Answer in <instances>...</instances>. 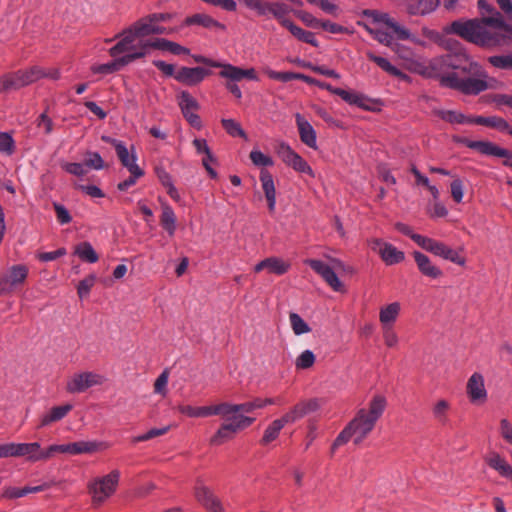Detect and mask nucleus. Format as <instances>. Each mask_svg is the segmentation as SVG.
<instances>
[{"label": "nucleus", "mask_w": 512, "mask_h": 512, "mask_svg": "<svg viewBox=\"0 0 512 512\" xmlns=\"http://www.w3.org/2000/svg\"><path fill=\"white\" fill-rule=\"evenodd\" d=\"M304 263L320 275L333 291L340 293H344L346 291L344 284L335 273V270H346L343 261L337 258H330L331 265H329L321 260L306 259Z\"/></svg>", "instance_id": "nucleus-4"}, {"label": "nucleus", "mask_w": 512, "mask_h": 512, "mask_svg": "<svg viewBox=\"0 0 512 512\" xmlns=\"http://www.w3.org/2000/svg\"><path fill=\"white\" fill-rule=\"evenodd\" d=\"M170 40L164 38H156L154 40H143V45L140 47L142 52H138L134 55L137 59L144 58L147 54H149L151 49H158L162 51H168V44Z\"/></svg>", "instance_id": "nucleus-39"}, {"label": "nucleus", "mask_w": 512, "mask_h": 512, "mask_svg": "<svg viewBox=\"0 0 512 512\" xmlns=\"http://www.w3.org/2000/svg\"><path fill=\"white\" fill-rule=\"evenodd\" d=\"M449 32L479 46L484 42L480 38V20L477 19L454 21L450 25Z\"/></svg>", "instance_id": "nucleus-11"}, {"label": "nucleus", "mask_w": 512, "mask_h": 512, "mask_svg": "<svg viewBox=\"0 0 512 512\" xmlns=\"http://www.w3.org/2000/svg\"><path fill=\"white\" fill-rule=\"evenodd\" d=\"M161 209V225L169 236H174L177 228L175 212L167 202H161Z\"/></svg>", "instance_id": "nucleus-35"}, {"label": "nucleus", "mask_w": 512, "mask_h": 512, "mask_svg": "<svg viewBox=\"0 0 512 512\" xmlns=\"http://www.w3.org/2000/svg\"><path fill=\"white\" fill-rule=\"evenodd\" d=\"M53 208L55 210L57 220L61 225L68 224L72 221V217L68 209L63 204L54 202Z\"/></svg>", "instance_id": "nucleus-63"}, {"label": "nucleus", "mask_w": 512, "mask_h": 512, "mask_svg": "<svg viewBox=\"0 0 512 512\" xmlns=\"http://www.w3.org/2000/svg\"><path fill=\"white\" fill-rule=\"evenodd\" d=\"M401 312V304L392 302L379 310V321L382 327H393Z\"/></svg>", "instance_id": "nucleus-30"}, {"label": "nucleus", "mask_w": 512, "mask_h": 512, "mask_svg": "<svg viewBox=\"0 0 512 512\" xmlns=\"http://www.w3.org/2000/svg\"><path fill=\"white\" fill-rule=\"evenodd\" d=\"M413 257L417 264L418 270L425 277L435 280L443 275L442 270L436 266L427 255L419 251H415L413 253Z\"/></svg>", "instance_id": "nucleus-20"}, {"label": "nucleus", "mask_w": 512, "mask_h": 512, "mask_svg": "<svg viewBox=\"0 0 512 512\" xmlns=\"http://www.w3.org/2000/svg\"><path fill=\"white\" fill-rule=\"evenodd\" d=\"M95 281V275H89L79 282L77 292L80 298H84L89 295L91 288L95 284Z\"/></svg>", "instance_id": "nucleus-61"}, {"label": "nucleus", "mask_w": 512, "mask_h": 512, "mask_svg": "<svg viewBox=\"0 0 512 512\" xmlns=\"http://www.w3.org/2000/svg\"><path fill=\"white\" fill-rule=\"evenodd\" d=\"M17 457L26 456L31 462L40 461V443H17Z\"/></svg>", "instance_id": "nucleus-37"}, {"label": "nucleus", "mask_w": 512, "mask_h": 512, "mask_svg": "<svg viewBox=\"0 0 512 512\" xmlns=\"http://www.w3.org/2000/svg\"><path fill=\"white\" fill-rule=\"evenodd\" d=\"M210 73L209 70L203 67H180L176 71L174 78L184 85L196 86L210 75Z\"/></svg>", "instance_id": "nucleus-18"}, {"label": "nucleus", "mask_w": 512, "mask_h": 512, "mask_svg": "<svg viewBox=\"0 0 512 512\" xmlns=\"http://www.w3.org/2000/svg\"><path fill=\"white\" fill-rule=\"evenodd\" d=\"M382 335L388 348H395L399 343V337L393 327H382Z\"/></svg>", "instance_id": "nucleus-62"}, {"label": "nucleus", "mask_w": 512, "mask_h": 512, "mask_svg": "<svg viewBox=\"0 0 512 512\" xmlns=\"http://www.w3.org/2000/svg\"><path fill=\"white\" fill-rule=\"evenodd\" d=\"M316 357L314 353L307 349L301 352V354L295 360V366L299 370H305L312 367L315 363Z\"/></svg>", "instance_id": "nucleus-52"}, {"label": "nucleus", "mask_w": 512, "mask_h": 512, "mask_svg": "<svg viewBox=\"0 0 512 512\" xmlns=\"http://www.w3.org/2000/svg\"><path fill=\"white\" fill-rule=\"evenodd\" d=\"M156 22L152 19V16L149 14L133 24L129 27L133 31L134 35L138 40H145L144 38L149 35H154V29L156 26Z\"/></svg>", "instance_id": "nucleus-31"}, {"label": "nucleus", "mask_w": 512, "mask_h": 512, "mask_svg": "<svg viewBox=\"0 0 512 512\" xmlns=\"http://www.w3.org/2000/svg\"><path fill=\"white\" fill-rule=\"evenodd\" d=\"M169 429H170L169 426H165L162 428H152L144 434L133 437L132 442L138 443V442L148 441L152 438L166 434L169 431Z\"/></svg>", "instance_id": "nucleus-57"}, {"label": "nucleus", "mask_w": 512, "mask_h": 512, "mask_svg": "<svg viewBox=\"0 0 512 512\" xmlns=\"http://www.w3.org/2000/svg\"><path fill=\"white\" fill-rule=\"evenodd\" d=\"M213 415H222L224 417L239 412L238 404L220 403L212 406Z\"/></svg>", "instance_id": "nucleus-58"}, {"label": "nucleus", "mask_w": 512, "mask_h": 512, "mask_svg": "<svg viewBox=\"0 0 512 512\" xmlns=\"http://www.w3.org/2000/svg\"><path fill=\"white\" fill-rule=\"evenodd\" d=\"M108 447L103 442L99 441H77L66 444V454L79 455V454H92Z\"/></svg>", "instance_id": "nucleus-24"}, {"label": "nucleus", "mask_w": 512, "mask_h": 512, "mask_svg": "<svg viewBox=\"0 0 512 512\" xmlns=\"http://www.w3.org/2000/svg\"><path fill=\"white\" fill-rule=\"evenodd\" d=\"M107 378L95 371H81L71 375L66 382V391L70 394H80L92 387L102 386Z\"/></svg>", "instance_id": "nucleus-7"}, {"label": "nucleus", "mask_w": 512, "mask_h": 512, "mask_svg": "<svg viewBox=\"0 0 512 512\" xmlns=\"http://www.w3.org/2000/svg\"><path fill=\"white\" fill-rule=\"evenodd\" d=\"M279 156L283 162L293 168L295 171L315 177V173L311 166L297 152H295L288 144L282 143L279 147Z\"/></svg>", "instance_id": "nucleus-15"}, {"label": "nucleus", "mask_w": 512, "mask_h": 512, "mask_svg": "<svg viewBox=\"0 0 512 512\" xmlns=\"http://www.w3.org/2000/svg\"><path fill=\"white\" fill-rule=\"evenodd\" d=\"M367 57L373 61L374 63H376L382 70H384L385 72H387L388 74L392 75V76H395L397 78H399L400 80H403L405 82H411V78L409 75H407L406 73L402 72L400 69H398L397 67H395L394 65H392L388 59L384 58V57H381V56H377L375 55L374 53L372 52H367Z\"/></svg>", "instance_id": "nucleus-32"}, {"label": "nucleus", "mask_w": 512, "mask_h": 512, "mask_svg": "<svg viewBox=\"0 0 512 512\" xmlns=\"http://www.w3.org/2000/svg\"><path fill=\"white\" fill-rule=\"evenodd\" d=\"M417 238L421 241L420 247L426 250L427 252H430L435 256L441 257L444 260L450 261L459 266H465L466 259L464 256L460 254L458 250L449 247L443 242L434 240L426 236L424 238Z\"/></svg>", "instance_id": "nucleus-9"}, {"label": "nucleus", "mask_w": 512, "mask_h": 512, "mask_svg": "<svg viewBox=\"0 0 512 512\" xmlns=\"http://www.w3.org/2000/svg\"><path fill=\"white\" fill-rule=\"evenodd\" d=\"M367 57L373 61L374 63H376L382 70H384L385 72H387L388 74L392 75V76H395L397 78H399L400 80H403L405 82H411V78L409 75H407L406 73L402 72L400 69H398L397 67H395L394 65H392L388 59L384 58V57H381V56H377L375 55L374 53L372 52H367Z\"/></svg>", "instance_id": "nucleus-33"}, {"label": "nucleus", "mask_w": 512, "mask_h": 512, "mask_svg": "<svg viewBox=\"0 0 512 512\" xmlns=\"http://www.w3.org/2000/svg\"><path fill=\"white\" fill-rule=\"evenodd\" d=\"M61 167L67 173L78 176V177H82L86 174L85 165L81 164V163L64 162L61 164Z\"/></svg>", "instance_id": "nucleus-64"}, {"label": "nucleus", "mask_w": 512, "mask_h": 512, "mask_svg": "<svg viewBox=\"0 0 512 512\" xmlns=\"http://www.w3.org/2000/svg\"><path fill=\"white\" fill-rule=\"evenodd\" d=\"M390 30L396 35V37L400 40H410L415 44L423 46L425 43L421 41L419 38L415 37L409 29L400 25L398 22H395L394 25L390 28Z\"/></svg>", "instance_id": "nucleus-50"}, {"label": "nucleus", "mask_w": 512, "mask_h": 512, "mask_svg": "<svg viewBox=\"0 0 512 512\" xmlns=\"http://www.w3.org/2000/svg\"><path fill=\"white\" fill-rule=\"evenodd\" d=\"M178 105L187 122L194 128L200 130L202 122L196 111L199 109V104L196 99L187 91H183L178 96Z\"/></svg>", "instance_id": "nucleus-16"}, {"label": "nucleus", "mask_w": 512, "mask_h": 512, "mask_svg": "<svg viewBox=\"0 0 512 512\" xmlns=\"http://www.w3.org/2000/svg\"><path fill=\"white\" fill-rule=\"evenodd\" d=\"M113 60L105 64H97L91 67V71L95 74H112L121 70L123 67L129 65L136 60V57L132 56H120L112 57Z\"/></svg>", "instance_id": "nucleus-21"}, {"label": "nucleus", "mask_w": 512, "mask_h": 512, "mask_svg": "<svg viewBox=\"0 0 512 512\" xmlns=\"http://www.w3.org/2000/svg\"><path fill=\"white\" fill-rule=\"evenodd\" d=\"M9 78V84L12 85V88L19 89L43 78V68L35 66L27 70H20L16 73L9 74Z\"/></svg>", "instance_id": "nucleus-19"}, {"label": "nucleus", "mask_w": 512, "mask_h": 512, "mask_svg": "<svg viewBox=\"0 0 512 512\" xmlns=\"http://www.w3.org/2000/svg\"><path fill=\"white\" fill-rule=\"evenodd\" d=\"M289 321L293 333L297 336L309 333L311 331V328L308 325V323L298 313H290Z\"/></svg>", "instance_id": "nucleus-49"}, {"label": "nucleus", "mask_w": 512, "mask_h": 512, "mask_svg": "<svg viewBox=\"0 0 512 512\" xmlns=\"http://www.w3.org/2000/svg\"><path fill=\"white\" fill-rule=\"evenodd\" d=\"M219 76L225 80V88L237 99L242 98V91L238 83L241 81L230 63H224L220 68Z\"/></svg>", "instance_id": "nucleus-25"}, {"label": "nucleus", "mask_w": 512, "mask_h": 512, "mask_svg": "<svg viewBox=\"0 0 512 512\" xmlns=\"http://www.w3.org/2000/svg\"><path fill=\"white\" fill-rule=\"evenodd\" d=\"M458 142L469 149L478 151L482 155L504 158V161H511L512 158V154L509 150L502 148L491 141H475L462 138L459 139Z\"/></svg>", "instance_id": "nucleus-13"}, {"label": "nucleus", "mask_w": 512, "mask_h": 512, "mask_svg": "<svg viewBox=\"0 0 512 512\" xmlns=\"http://www.w3.org/2000/svg\"><path fill=\"white\" fill-rule=\"evenodd\" d=\"M480 46L494 47L508 44L512 41V27L507 24L500 12L484 16L480 20Z\"/></svg>", "instance_id": "nucleus-3"}, {"label": "nucleus", "mask_w": 512, "mask_h": 512, "mask_svg": "<svg viewBox=\"0 0 512 512\" xmlns=\"http://www.w3.org/2000/svg\"><path fill=\"white\" fill-rule=\"evenodd\" d=\"M284 427L285 425L280 418L273 420L264 430L260 443L266 446L275 441Z\"/></svg>", "instance_id": "nucleus-42"}, {"label": "nucleus", "mask_w": 512, "mask_h": 512, "mask_svg": "<svg viewBox=\"0 0 512 512\" xmlns=\"http://www.w3.org/2000/svg\"><path fill=\"white\" fill-rule=\"evenodd\" d=\"M487 465L495 470L501 477L512 481V465L498 452H490L485 457Z\"/></svg>", "instance_id": "nucleus-23"}, {"label": "nucleus", "mask_w": 512, "mask_h": 512, "mask_svg": "<svg viewBox=\"0 0 512 512\" xmlns=\"http://www.w3.org/2000/svg\"><path fill=\"white\" fill-rule=\"evenodd\" d=\"M169 371L164 369L154 382V393L166 397L168 394Z\"/></svg>", "instance_id": "nucleus-53"}, {"label": "nucleus", "mask_w": 512, "mask_h": 512, "mask_svg": "<svg viewBox=\"0 0 512 512\" xmlns=\"http://www.w3.org/2000/svg\"><path fill=\"white\" fill-rule=\"evenodd\" d=\"M333 94L339 96L343 101L350 105H355L358 107L364 106L365 98L363 95L357 92L336 88L335 91H333Z\"/></svg>", "instance_id": "nucleus-45"}, {"label": "nucleus", "mask_w": 512, "mask_h": 512, "mask_svg": "<svg viewBox=\"0 0 512 512\" xmlns=\"http://www.w3.org/2000/svg\"><path fill=\"white\" fill-rule=\"evenodd\" d=\"M255 418L238 415L232 422L222 424L216 433L211 437L210 443L215 446L224 444L234 438L235 434L253 424Z\"/></svg>", "instance_id": "nucleus-8"}, {"label": "nucleus", "mask_w": 512, "mask_h": 512, "mask_svg": "<svg viewBox=\"0 0 512 512\" xmlns=\"http://www.w3.org/2000/svg\"><path fill=\"white\" fill-rule=\"evenodd\" d=\"M15 151V141L7 132H0V153L10 156Z\"/></svg>", "instance_id": "nucleus-54"}, {"label": "nucleus", "mask_w": 512, "mask_h": 512, "mask_svg": "<svg viewBox=\"0 0 512 512\" xmlns=\"http://www.w3.org/2000/svg\"><path fill=\"white\" fill-rule=\"evenodd\" d=\"M321 407V400L318 398H310L306 400L299 401L294 406H292L286 413H284L280 420L284 423V425H291L306 415L316 412Z\"/></svg>", "instance_id": "nucleus-10"}, {"label": "nucleus", "mask_w": 512, "mask_h": 512, "mask_svg": "<svg viewBox=\"0 0 512 512\" xmlns=\"http://www.w3.org/2000/svg\"><path fill=\"white\" fill-rule=\"evenodd\" d=\"M260 181L262 189L268 202L270 212H274L276 208V189L274 180L269 171L263 169L260 173Z\"/></svg>", "instance_id": "nucleus-28"}, {"label": "nucleus", "mask_w": 512, "mask_h": 512, "mask_svg": "<svg viewBox=\"0 0 512 512\" xmlns=\"http://www.w3.org/2000/svg\"><path fill=\"white\" fill-rule=\"evenodd\" d=\"M118 39L117 43L109 49L111 57L120 56H134L138 52H142L140 47L143 45V40H138L130 27L125 28L114 38L106 39L105 42L109 43Z\"/></svg>", "instance_id": "nucleus-6"}, {"label": "nucleus", "mask_w": 512, "mask_h": 512, "mask_svg": "<svg viewBox=\"0 0 512 512\" xmlns=\"http://www.w3.org/2000/svg\"><path fill=\"white\" fill-rule=\"evenodd\" d=\"M73 409L72 404H64L61 406H55L50 409V411L40 418L39 427L48 426L53 422H57L62 420L67 416V414Z\"/></svg>", "instance_id": "nucleus-34"}, {"label": "nucleus", "mask_w": 512, "mask_h": 512, "mask_svg": "<svg viewBox=\"0 0 512 512\" xmlns=\"http://www.w3.org/2000/svg\"><path fill=\"white\" fill-rule=\"evenodd\" d=\"M386 406L387 400L383 395H374L369 401L367 408L359 409L353 419L339 433L332 448L336 449L347 443L350 439H353L355 444H360L373 431Z\"/></svg>", "instance_id": "nucleus-2"}, {"label": "nucleus", "mask_w": 512, "mask_h": 512, "mask_svg": "<svg viewBox=\"0 0 512 512\" xmlns=\"http://www.w3.org/2000/svg\"><path fill=\"white\" fill-rule=\"evenodd\" d=\"M75 254L88 263H95L99 259L98 254L89 242L80 243L75 249Z\"/></svg>", "instance_id": "nucleus-46"}, {"label": "nucleus", "mask_w": 512, "mask_h": 512, "mask_svg": "<svg viewBox=\"0 0 512 512\" xmlns=\"http://www.w3.org/2000/svg\"><path fill=\"white\" fill-rule=\"evenodd\" d=\"M440 5V0H409L407 12L410 15H428L434 12Z\"/></svg>", "instance_id": "nucleus-29"}, {"label": "nucleus", "mask_w": 512, "mask_h": 512, "mask_svg": "<svg viewBox=\"0 0 512 512\" xmlns=\"http://www.w3.org/2000/svg\"><path fill=\"white\" fill-rule=\"evenodd\" d=\"M291 268V263L283 258L272 256L266 258V270L268 273L284 275Z\"/></svg>", "instance_id": "nucleus-40"}, {"label": "nucleus", "mask_w": 512, "mask_h": 512, "mask_svg": "<svg viewBox=\"0 0 512 512\" xmlns=\"http://www.w3.org/2000/svg\"><path fill=\"white\" fill-rule=\"evenodd\" d=\"M194 496L203 507L217 497L214 492L201 481H197L196 483Z\"/></svg>", "instance_id": "nucleus-47"}, {"label": "nucleus", "mask_w": 512, "mask_h": 512, "mask_svg": "<svg viewBox=\"0 0 512 512\" xmlns=\"http://www.w3.org/2000/svg\"><path fill=\"white\" fill-rule=\"evenodd\" d=\"M432 114L450 124H473V116H467L457 110L433 108Z\"/></svg>", "instance_id": "nucleus-27"}, {"label": "nucleus", "mask_w": 512, "mask_h": 512, "mask_svg": "<svg viewBox=\"0 0 512 512\" xmlns=\"http://www.w3.org/2000/svg\"><path fill=\"white\" fill-rule=\"evenodd\" d=\"M473 124L484 125L500 132L508 129V122L500 116H473Z\"/></svg>", "instance_id": "nucleus-38"}, {"label": "nucleus", "mask_w": 512, "mask_h": 512, "mask_svg": "<svg viewBox=\"0 0 512 512\" xmlns=\"http://www.w3.org/2000/svg\"><path fill=\"white\" fill-rule=\"evenodd\" d=\"M120 472L113 470L109 474L98 477L88 484V489L95 505L104 503L116 491L119 483Z\"/></svg>", "instance_id": "nucleus-5"}, {"label": "nucleus", "mask_w": 512, "mask_h": 512, "mask_svg": "<svg viewBox=\"0 0 512 512\" xmlns=\"http://www.w3.org/2000/svg\"><path fill=\"white\" fill-rule=\"evenodd\" d=\"M185 26H201L207 29H220L225 30V25L214 19L212 16L205 13H196L188 16L184 20Z\"/></svg>", "instance_id": "nucleus-26"}, {"label": "nucleus", "mask_w": 512, "mask_h": 512, "mask_svg": "<svg viewBox=\"0 0 512 512\" xmlns=\"http://www.w3.org/2000/svg\"><path fill=\"white\" fill-rule=\"evenodd\" d=\"M179 412L188 417H208L213 416L212 406L195 407L191 405L179 406Z\"/></svg>", "instance_id": "nucleus-48"}, {"label": "nucleus", "mask_w": 512, "mask_h": 512, "mask_svg": "<svg viewBox=\"0 0 512 512\" xmlns=\"http://www.w3.org/2000/svg\"><path fill=\"white\" fill-rule=\"evenodd\" d=\"M301 141L312 149H317V135L313 126L299 113L295 115Z\"/></svg>", "instance_id": "nucleus-22"}, {"label": "nucleus", "mask_w": 512, "mask_h": 512, "mask_svg": "<svg viewBox=\"0 0 512 512\" xmlns=\"http://www.w3.org/2000/svg\"><path fill=\"white\" fill-rule=\"evenodd\" d=\"M367 32L373 36L374 39H376L379 43L392 47L394 43V37L391 32H389L384 27L375 26L371 27L368 25H364Z\"/></svg>", "instance_id": "nucleus-43"}, {"label": "nucleus", "mask_w": 512, "mask_h": 512, "mask_svg": "<svg viewBox=\"0 0 512 512\" xmlns=\"http://www.w3.org/2000/svg\"><path fill=\"white\" fill-rule=\"evenodd\" d=\"M49 487H50V484H48V483H44L42 485L33 486V487L27 486L24 488L9 487L4 491L3 496L6 498H10V499H16V498L24 497L29 493L41 492Z\"/></svg>", "instance_id": "nucleus-41"}, {"label": "nucleus", "mask_w": 512, "mask_h": 512, "mask_svg": "<svg viewBox=\"0 0 512 512\" xmlns=\"http://www.w3.org/2000/svg\"><path fill=\"white\" fill-rule=\"evenodd\" d=\"M466 393L469 401L474 405H482L487 401L488 392L485 387L484 376L479 372H474L466 384Z\"/></svg>", "instance_id": "nucleus-17"}, {"label": "nucleus", "mask_w": 512, "mask_h": 512, "mask_svg": "<svg viewBox=\"0 0 512 512\" xmlns=\"http://www.w3.org/2000/svg\"><path fill=\"white\" fill-rule=\"evenodd\" d=\"M420 73L424 77L438 79L442 87L465 95H478L489 88L487 72L465 51L433 58L421 68Z\"/></svg>", "instance_id": "nucleus-1"}, {"label": "nucleus", "mask_w": 512, "mask_h": 512, "mask_svg": "<svg viewBox=\"0 0 512 512\" xmlns=\"http://www.w3.org/2000/svg\"><path fill=\"white\" fill-rule=\"evenodd\" d=\"M450 409L451 404L449 401L445 399L437 400L432 406L433 418L439 423H446Z\"/></svg>", "instance_id": "nucleus-44"}, {"label": "nucleus", "mask_w": 512, "mask_h": 512, "mask_svg": "<svg viewBox=\"0 0 512 512\" xmlns=\"http://www.w3.org/2000/svg\"><path fill=\"white\" fill-rule=\"evenodd\" d=\"M491 65L499 69L512 68V55H495L488 58Z\"/></svg>", "instance_id": "nucleus-59"}, {"label": "nucleus", "mask_w": 512, "mask_h": 512, "mask_svg": "<svg viewBox=\"0 0 512 512\" xmlns=\"http://www.w3.org/2000/svg\"><path fill=\"white\" fill-rule=\"evenodd\" d=\"M284 27L287 28L298 40L308 43L313 47L319 46V42L313 32L302 29L301 27L295 25L292 21L285 22Z\"/></svg>", "instance_id": "nucleus-36"}, {"label": "nucleus", "mask_w": 512, "mask_h": 512, "mask_svg": "<svg viewBox=\"0 0 512 512\" xmlns=\"http://www.w3.org/2000/svg\"><path fill=\"white\" fill-rule=\"evenodd\" d=\"M250 159L256 166L267 167L273 165V159L259 150H252L250 153Z\"/></svg>", "instance_id": "nucleus-60"}, {"label": "nucleus", "mask_w": 512, "mask_h": 512, "mask_svg": "<svg viewBox=\"0 0 512 512\" xmlns=\"http://www.w3.org/2000/svg\"><path fill=\"white\" fill-rule=\"evenodd\" d=\"M287 12L288 9L285 4L279 2L270 3L269 13H271L280 22L282 26H284L285 22H291V20L285 17Z\"/></svg>", "instance_id": "nucleus-55"}, {"label": "nucleus", "mask_w": 512, "mask_h": 512, "mask_svg": "<svg viewBox=\"0 0 512 512\" xmlns=\"http://www.w3.org/2000/svg\"><path fill=\"white\" fill-rule=\"evenodd\" d=\"M130 177L120 183H118L117 188L120 191H126L129 187L136 184L137 180L144 175L143 169L140 167H134V171H129Z\"/></svg>", "instance_id": "nucleus-56"}, {"label": "nucleus", "mask_w": 512, "mask_h": 512, "mask_svg": "<svg viewBox=\"0 0 512 512\" xmlns=\"http://www.w3.org/2000/svg\"><path fill=\"white\" fill-rule=\"evenodd\" d=\"M221 123L226 130V132L232 137H241L247 139V135L245 131L242 129L241 125L235 121L234 119H222Z\"/></svg>", "instance_id": "nucleus-51"}, {"label": "nucleus", "mask_w": 512, "mask_h": 512, "mask_svg": "<svg viewBox=\"0 0 512 512\" xmlns=\"http://www.w3.org/2000/svg\"><path fill=\"white\" fill-rule=\"evenodd\" d=\"M28 267L23 264L13 265L0 279V292L10 293L22 285L28 276Z\"/></svg>", "instance_id": "nucleus-14"}, {"label": "nucleus", "mask_w": 512, "mask_h": 512, "mask_svg": "<svg viewBox=\"0 0 512 512\" xmlns=\"http://www.w3.org/2000/svg\"><path fill=\"white\" fill-rule=\"evenodd\" d=\"M369 245L373 251L379 254L382 261L388 266L399 264L405 259L403 251L381 239L374 238L369 241Z\"/></svg>", "instance_id": "nucleus-12"}]
</instances>
